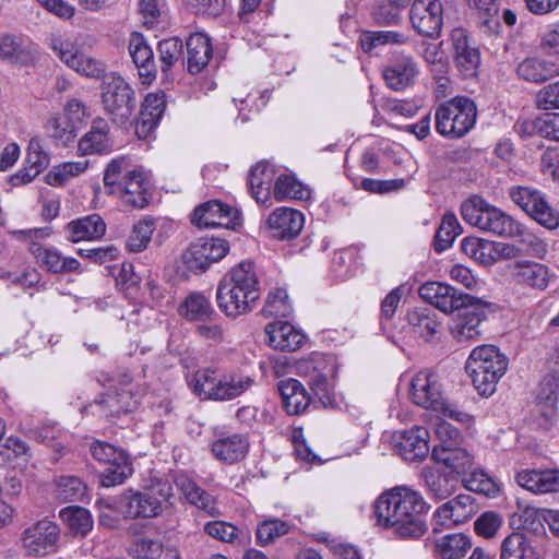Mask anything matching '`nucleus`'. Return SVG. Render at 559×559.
I'll use <instances>...</instances> for the list:
<instances>
[{
	"mask_svg": "<svg viewBox=\"0 0 559 559\" xmlns=\"http://www.w3.org/2000/svg\"><path fill=\"white\" fill-rule=\"evenodd\" d=\"M428 506L421 495L400 486L382 493L374 503L378 523L393 527L403 538H419L427 531L424 515Z\"/></svg>",
	"mask_w": 559,
	"mask_h": 559,
	"instance_id": "obj_1",
	"label": "nucleus"
},
{
	"mask_svg": "<svg viewBox=\"0 0 559 559\" xmlns=\"http://www.w3.org/2000/svg\"><path fill=\"white\" fill-rule=\"evenodd\" d=\"M259 298L260 284L250 261H242L231 267L216 289L218 308L230 318L251 311Z\"/></svg>",
	"mask_w": 559,
	"mask_h": 559,
	"instance_id": "obj_2",
	"label": "nucleus"
},
{
	"mask_svg": "<svg viewBox=\"0 0 559 559\" xmlns=\"http://www.w3.org/2000/svg\"><path fill=\"white\" fill-rule=\"evenodd\" d=\"M508 365V357L497 346L481 345L471 352L465 369L477 392L483 396H490L507 372Z\"/></svg>",
	"mask_w": 559,
	"mask_h": 559,
	"instance_id": "obj_3",
	"label": "nucleus"
},
{
	"mask_svg": "<svg viewBox=\"0 0 559 559\" xmlns=\"http://www.w3.org/2000/svg\"><path fill=\"white\" fill-rule=\"evenodd\" d=\"M253 383L249 376L219 374L211 368L199 369L189 380L193 393L201 400L231 401L243 394Z\"/></svg>",
	"mask_w": 559,
	"mask_h": 559,
	"instance_id": "obj_4",
	"label": "nucleus"
},
{
	"mask_svg": "<svg viewBox=\"0 0 559 559\" xmlns=\"http://www.w3.org/2000/svg\"><path fill=\"white\" fill-rule=\"evenodd\" d=\"M102 103L112 123L119 127L131 122L138 104L134 90L116 73L104 75Z\"/></svg>",
	"mask_w": 559,
	"mask_h": 559,
	"instance_id": "obj_5",
	"label": "nucleus"
},
{
	"mask_svg": "<svg viewBox=\"0 0 559 559\" xmlns=\"http://www.w3.org/2000/svg\"><path fill=\"white\" fill-rule=\"evenodd\" d=\"M461 214L469 225L501 237H513L518 231L516 221L477 195L462 203Z\"/></svg>",
	"mask_w": 559,
	"mask_h": 559,
	"instance_id": "obj_6",
	"label": "nucleus"
},
{
	"mask_svg": "<svg viewBox=\"0 0 559 559\" xmlns=\"http://www.w3.org/2000/svg\"><path fill=\"white\" fill-rule=\"evenodd\" d=\"M461 214L469 225L501 237H513L518 231L516 221L477 195L462 203Z\"/></svg>",
	"mask_w": 559,
	"mask_h": 559,
	"instance_id": "obj_7",
	"label": "nucleus"
},
{
	"mask_svg": "<svg viewBox=\"0 0 559 559\" xmlns=\"http://www.w3.org/2000/svg\"><path fill=\"white\" fill-rule=\"evenodd\" d=\"M436 129L443 136L462 138L475 126L477 107L465 96L440 104L435 114Z\"/></svg>",
	"mask_w": 559,
	"mask_h": 559,
	"instance_id": "obj_8",
	"label": "nucleus"
},
{
	"mask_svg": "<svg viewBox=\"0 0 559 559\" xmlns=\"http://www.w3.org/2000/svg\"><path fill=\"white\" fill-rule=\"evenodd\" d=\"M171 496V486L167 483H158L144 490L128 489L119 497V504L124 518L152 519L163 511L164 502Z\"/></svg>",
	"mask_w": 559,
	"mask_h": 559,
	"instance_id": "obj_9",
	"label": "nucleus"
},
{
	"mask_svg": "<svg viewBox=\"0 0 559 559\" xmlns=\"http://www.w3.org/2000/svg\"><path fill=\"white\" fill-rule=\"evenodd\" d=\"M299 370L308 377V384L316 397L324 407L335 403L334 380L337 373L336 360L333 356L314 354L299 365Z\"/></svg>",
	"mask_w": 559,
	"mask_h": 559,
	"instance_id": "obj_10",
	"label": "nucleus"
},
{
	"mask_svg": "<svg viewBox=\"0 0 559 559\" xmlns=\"http://www.w3.org/2000/svg\"><path fill=\"white\" fill-rule=\"evenodd\" d=\"M510 198L540 225L549 229L559 226V212L548 204L539 190L522 186L513 187L510 190Z\"/></svg>",
	"mask_w": 559,
	"mask_h": 559,
	"instance_id": "obj_11",
	"label": "nucleus"
},
{
	"mask_svg": "<svg viewBox=\"0 0 559 559\" xmlns=\"http://www.w3.org/2000/svg\"><path fill=\"white\" fill-rule=\"evenodd\" d=\"M228 251L229 243L225 239L202 237L190 245L183 252L182 260L190 271L204 272L212 263L222 260Z\"/></svg>",
	"mask_w": 559,
	"mask_h": 559,
	"instance_id": "obj_12",
	"label": "nucleus"
},
{
	"mask_svg": "<svg viewBox=\"0 0 559 559\" xmlns=\"http://www.w3.org/2000/svg\"><path fill=\"white\" fill-rule=\"evenodd\" d=\"M60 530L48 520H40L23 532L22 545L27 556L41 557L58 549Z\"/></svg>",
	"mask_w": 559,
	"mask_h": 559,
	"instance_id": "obj_13",
	"label": "nucleus"
},
{
	"mask_svg": "<svg viewBox=\"0 0 559 559\" xmlns=\"http://www.w3.org/2000/svg\"><path fill=\"white\" fill-rule=\"evenodd\" d=\"M490 305L473 296V300L456 309L451 332L459 342L475 340L480 335L479 325L486 319Z\"/></svg>",
	"mask_w": 559,
	"mask_h": 559,
	"instance_id": "obj_14",
	"label": "nucleus"
},
{
	"mask_svg": "<svg viewBox=\"0 0 559 559\" xmlns=\"http://www.w3.org/2000/svg\"><path fill=\"white\" fill-rule=\"evenodd\" d=\"M412 27L421 36L437 38L443 25V5L440 0H414L409 9Z\"/></svg>",
	"mask_w": 559,
	"mask_h": 559,
	"instance_id": "obj_15",
	"label": "nucleus"
},
{
	"mask_svg": "<svg viewBox=\"0 0 559 559\" xmlns=\"http://www.w3.org/2000/svg\"><path fill=\"white\" fill-rule=\"evenodd\" d=\"M418 293L425 301L444 313H452L473 300L472 295L441 282H427L419 287Z\"/></svg>",
	"mask_w": 559,
	"mask_h": 559,
	"instance_id": "obj_16",
	"label": "nucleus"
},
{
	"mask_svg": "<svg viewBox=\"0 0 559 559\" xmlns=\"http://www.w3.org/2000/svg\"><path fill=\"white\" fill-rule=\"evenodd\" d=\"M412 401L424 408L439 411L444 408V394L437 373L421 370L411 382Z\"/></svg>",
	"mask_w": 559,
	"mask_h": 559,
	"instance_id": "obj_17",
	"label": "nucleus"
},
{
	"mask_svg": "<svg viewBox=\"0 0 559 559\" xmlns=\"http://www.w3.org/2000/svg\"><path fill=\"white\" fill-rule=\"evenodd\" d=\"M453 57L457 69L464 78H474L480 66V52L469 38L466 29L456 27L451 32Z\"/></svg>",
	"mask_w": 559,
	"mask_h": 559,
	"instance_id": "obj_18",
	"label": "nucleus"
},
{
	"mask_svg": "<svg viewBox=\"0 0 559 559\" xmlns=\"http://www.w3.org/2000/svg\"><path fill=\"white\" fill-rule=\"evenodd\" d=\"M238 221V211L217 200L199 205L192 215V223L200 228H234L239 223Z\"/></svg>",
	"mask_w": 559,
	"mask_h": 559,
	"instance_id": "obj_19",
	"label": "nucleus"
},
{
	"mask_svg": "<svg viewBox=\"0 0 559 559\" xmlns=\"http://www.w3.org/2000/svg\"><path fill=\"white\" fill-rule=\"evenodd\" d=\"M428 439L429 432L421 426L396 431L392 437L395 451L408 462L421 461L428 455Z\"/></svg>",
	"mask_w": 559,
	"mask_h": 559,
	"instance_id": "obj_20",
	"label": "nucleus"
},
{
	"mask_svg": "<svg viewBox=\"0 0 559 559\" xmlns=\"http://www.w3.org/2000/svg\"><path fill=\"white\" fill-rule=\"evenodd\" d=\"M478 511L474 496L461 493L440 506L435 512L437 524L445 527L463 524L471 520Z\"/></svg>",
	"mask_w": 559,
	"mask_h": 559,
	"instance_id": "obj_21",
	"label": "nucleus"
},
{
	"mask_svg": "<svg viewBox=\"0 0 559 559\" xmlns=\"http://www.w3.org/2000/svg\"><path fill=\"white\" fill-rule=\"evenodd\" d=\"M127 554L133 559H181L178 548L157 537L141 535L130 540Z\"/></svg>",
	"mask_w": 559,
	"mask_h": 559,
	"instance_id": "obj_22",
	"label": "nucleus"
},
{
	"mask_svg": "<svg viewBox=\"0 0 559 559\" xmlns=\"http://www.w3.org/2000/svg\"><path fill=\"white\" fill-rule=\"evenodd\" d=\"M276 171L266 160L257 163L250 168L248 186L252 198L265 207L272 204V187L274 188Z\"/></svg>",
	"mask_w": 559,
	"mask_h": 559,
	"instance_id": "obj_23",
	"label": "nucleus"
},
{
	"mask_svg": "<svg viewBox=\"0 0 559 559\" xmlns=\"http://www.w3.org/2000/svg\"><path fill=\"white\" fill-rule=\"evenodd\" d=\"M148 187L150 182L141 170H133V174L122 179V183L114 189V193L121 201L132 207L143 209L148 204Z\"/></svg>",
	"mask_w": 559,
	"mask_h": 559,
	"instance_id": "obj_24",
	"label": "nucleus"
},
{
	"mask_svg": "<svg viewBox=\"0 0 559 559\" xmlns=\"http://www.w3.org/2000/svg\"><path fill=\"white\" fill-rule=\"evenodd\" d=\"M417 74L416 61L406 55L397 56L383 69L384 81L394 91H403L411 86Z\"/></svg>",
	"mask_w": 559,
	"mask_h": 559,
	"instance_id": "obj_25",
	"label": "nucleus"
},
{
	"mask_svg": "<svg viewBox=\"0 0 559 559\" xmlns=\"http://www.w3.org/2000/svg\"><path fill=\"white\" fill-rule=\"evenodd\" d=\"M140 404V397L131 390L124 388L105 393L100 400L92 406L98 407L99 415L107 418L118 417L121 414L132 412Z\"/></svg>",
	"mask_w": 559,
	"mask_h": 559,
	"instance_id": "obj_26",
	"label": "nucleus"
},
{
	"mask_svg": "<svg viewBox=\"0 0 559 559\" xmlns=\"http://www.w3.org/2000/svg\"><path fill=\"white\" fill-rule=\"evenodd\" d=\"M516 483L534 493L559 492V469H523L515 476Z\"/></svg>",
	"mask_w": 559,
	"mask_h": 559,
	"instance_id": "obj_27",
	"label": "nucleus"
},
{
	"mask_svg": "<svg viewBox=\"0 0 559 559\" xmlns=\"http://www.w3.org/2000/svg\"><path fill=\"white\" fill-rule=\"evenodd\" d=\"M266 343L278 350L294 352L300 348L305 335L287 321H275L265 326Z\"/></svg>",
	"mask_w": 559,
	"mask_h": 559,
	"instance_id": "obj_28",
	"label": "nucleus"
},
{
	"mask_svg": "<svg viewBox=\"0 0 559 559\" xmlns=\"http://www.w3.org/2000/svg\"><path fill=\"white\" fill-rule=\"evenodd\" d=\"M129 53L138 68L139 75L143 80V83L150 84L155 80L157 67L155 64L154 53L141 34L133 33L131 35Z\"/></svg>",
	"mask_w": 559,
	"mask_h": 559,
	"instance_id": "obj_29",
	"label": "nucleus"
},
{
	"mask_svg": "<svg viewBox=\"0 0 559 559\" xmlns=\"http://www.w3.org/2000/svg\"><path fill=\"white\" fill-rule=\"evenodd\" d=\"M305 218L301 212L280 207L267 218V224L273 230V236L278 239H292L298 236L304 227Z\"/></svg>",
	"mask_w": 559,
	"mask_h": 559,
	"instance_id": "obj_30",
	"label": "nucleus"
},
{
	"mask_svg": "<svg viewBox=\"0 0 559 559\" xmlns=\"http://www.w3.org/2000/svg\"><path fill=\"white\" fill-rule=\"evenodd\" d=\"M31 252L41 267L53 274L76 272L81 266L75 258L63 257L57 249L44 247L39 243H33Z\"/></svg>",
	"mask_w": 559,
	"mask_h": 559,
	"instance_id": "obj_31",
	"label": "nucleus"
},
{
	"mask_svg": "<svg viewBox=\"0 0 559 559\" xmlns=\"http://www.w3.org/2000/svg\"><path fill=\"white\" fill-rule=\"evenodd\" d=\"M114 142L109 136V124L100 117L92 121L91 129L79 141L78 150L83 155L109 153Z\"/></svg>",
	"mask_w": 559,
	"mask_h": 559,
	"instance_id": "obj_32",
	"label": "nucleus"
},
{
	"mask_svg": "<svg viewBox=\"0 0 559 559\" xmlns=\"http://www.w3.org/2000/svg\"><path fill=\"white\" fill-rule=\"evenodd\" d=\"M513 278L522 285L544 290L548 287L551 273L548 266L534 261H518L511 266Z\"/></svg>",
	"mask_w": 559,
	"mask_h": 559,
	"instance_id": "obj_33",
	"label": "nucleus"
},
{
	"mask_svg": "<svg viewBox=\"0 0 559 559\" xmlns=\"http://www.w3.org/2000/svg\"><path fill=\"white\" fill-rule=\"evenodd\" d=\"M165 93H151L142 104L135 132L140 138H145L155 129L165 111Z\"/></svg>",
	"mask_w": 559,
	"mask_h": 559,
	"instance_id": "obj_34",
	"label": "nucleus"
},
{
	"mask_svg": "<svg viewBox=\"0 0 559 559\" xmlns=\"http://www.w3.org/2000/svg\"><path fill=\"white\" fill-rule=\"evenodd\" d=\"M187 70L190 74H198L204 70L212 58L213 47L211 39L203 33H193L186 41Z\"/></svg>",
	"mask_w": 559,
	"mask_h": 559,
	"instance_id": "obj_35",
	"label": "nucleus"
},
{
	"mask_svg": "<svg viewBox=\"0 0 559 559\" xmlns=\"http://www.w3.org/2000/svg\"><path fill=\"white\" fill-rule=\"evenodd\" d=\"M431 457L457 475H465L473 467V457L465 449L451 447L447 442L440 447H433Z\"/></svg>",
	"mask_w": 559,
	"mask_h": 559,
	"instance_id": "obj_36",
	"label": "nucleus"
},
{
	"mask_svg": "<svg viewBox=\"0 0 559 559\" xmlns=\"http://www.w3.org/2000/svg\"><path fill=\"white\" fill-rule=\"evenodd\" d=\"M211 449L218 461L234 464L246 457L249 441L245 435L234 433L216 439L213 441Z\"/></svg>",
	"mask_w": 559,
	"mask_h": 559,
	"instance_id": "obj_37",
	"label": "nucleus"
},
{
	"mask_svg": "<svg viewBox=\"0 0 559 559\" xmlns=\"http://www.w3.org/2000/svg\"><path fill=\"white\" fill-rule=\"evenodd\" d=\"M516 73L527 82L540 84L559 75V63L540 57H528L518 64Z\"/></svg>",
	"mask_w": 559,
	"mask_h": 559,
	"instance_id": "obj_38",
	"label": "nucleus"
},
{
	"mask_svg": "<svg viewBox=\"0 0 559 559\" xmlns=\"http://www.w3.org/2000/svg\"><path fill=\"white\" fill-rule=\"evenodd\" d=\"M283 406L287 414L299 415L310 405L311 397L297 379L281 380L277 384Z\"/></svg>",
	"mask_w": 559,
	"mask_h": 559,
	"instance_id": "obj_39",
	"label": "nucleus"
},
{
	"mask_svg": "<svg viewBox=\"0 0 559 559\" xmlns=\"http://www.w3.org/2000/svg\"><path fill=\"white\" fill-rule=\"evenodd\" d=\"M67 230L72 242L94 240L105 235L106 224L98 214H91L68 223Z\"/></svg>",
	"mask_w": 559,
	"mask_h": 559,
	"instance_id": "obj_40",
	"label": "nucleus"
},
{
	"mask_svg": "<svg viewBox=\"0 0 559 559\" xmlns=\"http://www.w3.org/2000/svg\"><path fill=\"white\" fill-rule=\"evenodd\" d=\"M500 559H540L530 539L523 533L507 536L500 547Z\"/></svg>",
	"mask_w": 559,
	"mask_h": 559,
	"instance_id": "obj_41",
	"label": "nucleus"
},
{
	"mask_svg": "<svg viewBox=\"0 0 559 559\" xmlns=\"http://www.w3.org/2000/svg\"><path fill=\"white\" fill-rule=\"evenodd\" d=\"M181 317L189 321L212 322L216 312L209 298L203 294L192 293L179 308Z\"/></svg>",
	"mask_w": 559,
	"mask_h": 559,
	"instance_id": "obj_42",
	"label": "nucleus"
},
{
	"mask_svg": "<svg viewBox=\"0 0 559 559\" xmlns=\"http://www.w3.org/2000/svg\"><path fill=\"white\" fill-rule=\"evenodd\" d=\"M407 321L415 333L429 340L440 329V321L436 311L429 307H418L408 311Z\"/></svg>",
	"mask_w": 559,
	"mask_h": 559,
	"instance_id": "obj_43",
	"label": "nucleus"
},
{
	"mask_svg": "<svg viewBox=\"0 0 559 559\" xmlns=\"http://www.w3.org/2000/svg\"><path fill=\"white\" fill-rule=\"evenodd\" d=\"M435 547L441 559H463L472 548V542L465 534H448L438 538Z\"/></svg>",
	"mask_w": 559,
	"mask_h": 559,
	"instance_id": "obj_44",
	"label": "nucleus"
},
{
	"mask_svg": "<svg viewBox=\"0 0 559 559\" xmlns=\"http://www.w3.org/2000/svg\"><path fill=\"white\" fill-rule=\"evenodd\" d=\"M183 41L177 36L165 38L157 44L160 70L166 76L177 63L183 64Z\"/></svg>",
	"mask_w": 559,
	"mask_h": 559,
	"instance_id": "obj_45",
	"label": "nucleus"
},
{
	"mask_svg": "<svg viewBox=\"0 0 559 559\" xmlns=\"http://www.w3.org/2000/svg\"><path fill=\"white\" fill-rule=\"evenodd\" d=\"M176 485L180 488L186 499L199 509L206 511L210 515L215 513L216 507L213 497L202 489L195 481L179 477Z\"/></svg>",
	"mask_w": 559,
	"mask_h": 559,
	"instance_id": "obj_46",
	"label": "nucleus"
},
{
	"mask_svg": "<svg viewBox=\"0 0 559 559\" xmlns=\"http://www.w3.org/2000/svg\"><path fill=\"white\" fill-rule=\"evenodd\" d=\"M0 58L11 63H26L31 53L20 36L4 34L0 36Z\"/></svg>",
	"mask_w": 559,
	"mask_h": 559,
	"instance_id": "obj_47",
	"label": "nucleus"
},
{
	"mask_svg": "<svg viewBox=\"0 0 559 559\" xmlns=\"http://www.w3.org/2000/svg\"><path fill=\"white\" fill-rule=\"evenodd\" d=\"M60 518L74 535L85 536L93 528L91 512L82 507H67L60 511Z\"/></svg>",
	"mask_w": 559,
	"mask_h": 559,
	"instance_id": "obj_48",
	"label": "nucleus"
},
{
	"mask_svg": "<svg viewBox=\"0 0 559 559\" xmlns=\"http://www.w3.org/2000/svg\"><path fill=\"white\" fill-rule=\"evenodd\" d=\"M133 468L129 454L122 456V460H116L108 464L99 475L103 487H115L123 484L132 475Z\"/></svg>",
	"mask_w": 559,
	"mask_h": 559,
	"instance_id": "obj_49",
	"label": "nucleus"
},
{
	"mask_svg": "<svg viewBox=\"0 0 559 559\" xmlns=\"http://www.w3.org/2000/svg\"><path fill=\"white\" fill-rule=\"evenodd\" d=\"M462 233L456 215L447 212L435 236V250L442 252L451 247L454 239Z\"/></svg>",
	"mask_w": 559,
	"mask_h": 559,
	"instance_id": "obj_50",
	"label": "nucleus"
},
{
	"mask_svg": "<svg viewBox=\"0 0 559 559\" xmlns=\"http://www.w3.org/2000/svg\"><path fill=\"white\" fill-rule=\"evenodd\" d=\"M309 190L304 188L294 176L282 174L275 179L273 195L276 200L286 199L306 200L309 198Z\"/></svg>",
	"mask_w": 559,
	"mask_h": 559,
	"instance_id": "obj_51",
	"label": "nucleus"
},
{
	"mask_svg": "<svg viewBox=\"0 0 559 559\" xmlns=\"http://www.w3.org/2000/svg\"><path fill=\"white\" fill-rule=\"evenodd\" d=\"M58 498L63 501H82L87 495V486L78 476L63 475L56 479Z\"/></svg>",
	"mask_w": 559,
	"mask_h": 559,
	"instance_id": "obj_52",
	"label": "nucleus"
},
{
	"mask_svg": "<svg viewBox=\"0 0 559 559\" xmlns=\"http://www.w3.org/2000/svg\"><path fill=\"white\" fill-rule=\"evenodd\" d=\"M134 169L130 168L128 159L126 157L114 158L106 167L104 171V186L108 194H112L114 189L122 183V179L133 174Z\"/></svg>",
	"mask_w": 559,
	"mask_h": 559,
	"instance_id": "obj_53",
	"label": "nucleus"
},
{
	"mask_svg": "<svg viewBox=\"0 0 559 559\" xmlns=\"http://www.w3.org/2000/svg\"><path fill=\"white\" fill-rule=\"evenodd\" d=\"M407 40L406 36L395 31H370L365 32L360 37L361 48L366 52H370L378 46L386 44L402 45Z\"/></svg>",
	"mask_w": 559,
	"mask_h": 559,
	"instance_id": "obj_54",
	"label": "nucleus"
},
{
	"mask_svg": "<svg viewBox=\"0 0 559 559\" xmlns=\"http://www.w3.org/2000/svg\"><path fill=\"white\" fill-rule=\"evenodd\" d=\"M424 478L430 496L435 499H447L453 491V486L448 476L436 468L426 467Z\"/></svg>",
	"mask_w": 559,
	"mask_h": 559,
	"instance_id": "obj_55",
	"label": "nucleus"
},
{
	"mask_svg": "<svg viewBox=\"0 0 559 559\" xmlns=\"http://www.w3.org/2000/svg\"><path fill=\"white\" fill-rule=\"evenodd\" d=\"M155 229L153 219H143L136 223L126 242L130 252H141L148 246L152 234Z\"/></svg>",
	"mask_w": 559,
	"mask_h": 559,
	"instance_id": "obj_56",
	"label": "nucleus"
},
{
	"mask_svg": "<svg viewBox=\"0 0 559 559\" xmlns=\"http://www.w3.org/2000/svg\"><path fill=\"white\" fill-rule=\"evenodd\" d=\"M394 0H381L373 3L371 16L381 25H396L401 21V8Z\"/></svg>",
	"mask_w": 559,
	"mask_h": 559,
	"instance_id": "obj_57",
	"label": "nucleus"
},
{
	"mask_svg": "<svg viewBox=\"0 0 559 559\" xmlns=\"http://www.w3.org/2000/svg\"><path fill=\"white\" fill-rule=\"evenodd\" d=\"M289 532V525L285 521L270 519L258 525L255 536L257 543L264 547L272 544L275 539Z\"/></svg>",
	"mask_w": 559,
	"mask_h": 559,
	"instance_id": "obj_58",
	"label": "nucleus"
},
{
	"mask_svg": "<svg viewBox=\"0 0 559 559\" xmlns=\"http://www.w3.org/2000/svg\"><path fill=\"white\" fill-rule=\"evenodd\" d=\"M512 238H518V248L522 249V255L542 257L547 251L546 243L535 234L526 230L520 223H518V231Z\"/></svg>",
	"mask_w": 559,
	"mask_h": 559,
	"instance_id": "obj_59",
	"label": "nucleus"
},
{
	"mask_svg": "<svg viewBox=\"0 0 559 559\" xmlns=\"http://www.w3.org/2000/svg\"><path fill=\"white\" fill-rule=\"evenodd\" d=\"M50 136L59 146H68L76 136L72 122L66 117H56L47 122Z\"/></svg>",
	"mask_w": 559,
	"mask_h": 559,
	"instance_id": "obj_60",
	"label": "nucleus"
},
{
	"mask_svg": "<svg viewBox=\"0 0 559 559\" xmlns=\"http://www.w3.org/2000/svg\"><path fill=\"white\" fill-rule=\"evenodd\" d=\"M293 308L288 301V294L283 288L272 290L267 295L263 307V313L278 318H287L292 314Z\"/></svg>",
	"mask_w": 559,
	"mask_h": 559,
	"instance_id": "obj_61",
	"label": "nucleus"
},
{
	"mask_svg": "<svg viewBox=\"0 0 559 559\" xmlns=\"http://www.w3.org/2000/svg\"><path fill=\"white\" fill-rule=\"evenodd\" d=\"M90 451L92 456L99 463L112 464L116 460H122V456L128 454L122 448H117L105 441H95L91 444Z\"/></svg>",
	"mask_w": 559,
	"mask_h": 559,
	"instance_id": "obj_62",
	"label": "nucleus"
},
{
	"mask_svg": "<svg viewBox=\"0 0 559 559\" xmlns=\"http://www.w3.org/2000/svg\"><path fill=\"white\" fill-rule=\"evenodd\" d=\"M25 164L37 175L49 165V156L43 150L40 141L36 138L31 139L28 142Z\"/></svg>",
	"mask_w": 559,
	"mask_h": 559,
	"instance_id": "obj_63",
	"label": "nucleus"
},
{
	"mask_svg": "<svg viewBox=\"0 0 559 559\" xmlns=\"http://www.w3.org/2000/svg\"><path fill=\"white\" fill-rule=\"evenodd\" d=\"M51 49L71 69L75 68L82 55L71 41L60 37L51 40Z\"/></svg>",
	"mask_w": 559,
	"mask_h": 559,
	"instance_id": "obj_64",
	"label": "nucleus"
}]
</instances>
